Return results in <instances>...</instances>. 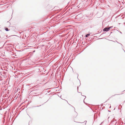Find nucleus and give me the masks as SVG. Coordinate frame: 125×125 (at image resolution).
I'll return each mask as SVG.
<instances>
[{
    "mask_svg": "<svg viewBox=\"0 0 125 125\" xmlns=\"http://www.w3.org/2000/svg\"><path fill=\"white\" fill-rule=\"evenodd\" d=\"M111 28L110 27L109 28H105L103 29V31H107L110 30V28Z\"/></svg>",
    "mask_w": 125,
    "mask_h": 125,
    "instance_id": "obj_1",
    "label": "nucleus"
},
{
    "mask_svg": "<svg viewBox=\"0 0 125 125\" xmlns=\"http://www.w3.org/2000/svg\"><path fill=\"white\" fill-rule=\"evenodd\" d=\"M90 35L89 34H88L86 35V37H87L88 36H89Z\"/></svg>",
    "mask_w": 125,
    "mask_h": 125,
    "instance_id": "obj_2",
    "label": "nucleus"
},
{
    "mask_svg": "<svg viewBox=\"0 0 125 125\" xmlns=\"http://www.w3.org/2000/svg\"><path fill=\"white\" fill-rule=\"evenodd\" d=\"M5 30L6 31H9L8 29L7 28H6L5 29Z\"/></svg>",
    "mask_w": 125,
    "mask_h": 125,
    "instance_id": "obj_3",
    "label": "nucleus"
}]
</instances>
